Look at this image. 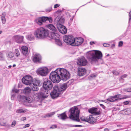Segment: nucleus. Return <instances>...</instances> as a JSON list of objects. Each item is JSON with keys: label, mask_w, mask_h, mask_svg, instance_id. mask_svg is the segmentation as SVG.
Here are the masks:
<instances>
[{"label": "nucleus", "mask_w": 131, "mask_h": 131, "mask_svg": "<svg viewBox=\"0 0 131 131\" xmlns=\"http://www.w3.org/2000/svg\"><path fill=\"white\" fill-rule=\"evenodd\" d=\"M93 51L94 52L90 51L86 54L87 58L92 62H96L98 60L101 59L102 57V54L101 51L95 50Z\"/></svg>", "instance_id": "f257e3e1"}, {"label": "nucleus", "mask_w": 131, "mask_h": 131, "mask_svg": "<svg viewBox=\"0 0 131 131\" xmlns=\"http://www.w3.org/2000/svg\"><path fill=\"white\" fill-rule=\"evenodd\" d=\"M67 87L66 83H64L60 86L56 85L53 87V91L51 92L50 95L51 97L54 99L59 96L63 93V91L65 90Z\"/></svg>", "instance_id": "f03ea898"}, {"label": "nucleus", "mask_w": 131, "mask_h": 131, "mask_svg": "<svg viewBox=\"0 0 131 131\" xmlns=\"http://www.w3.org/2000/svg\"><path fill=\"white\" fill-rule=\"evenodd\" d=\"M34 35L36 37L39 39H43L49 35V31L42 27L38 28L35 31Z\"/></svg>", "instance_id": "7ed1b4c3"}, {"label": "nucleus", "mask_w": 131, "mask_h": 131, "mask_svg": "<svg viewBox=\"0 0 131 131\" xmlns=\"http://www.w3.org/2000/svg\"><path fill=\"white\" fill-rule=\"evenodd\" d=\"M70 114L69 115V118L73 120L79 122V110L77 108L73 107L69 110Z\"/></svg>", "instance_id": "20e7f679"}, {"label": "nucleus", "mask_w": 131, "mask_h": 131, "mask_svg": "<svg viewBox=\"0 0 131 131\" xmlns=\"http://www.w3.org/2000/svg\"><path fill=\"white\" fill-rule=\"evenodd\" d=\"M58 74L60 75V80L66 81L69 79L70 77V75L69 72L67 70L63 68H58Z\"/></svg>", "instance_id": "39448f33"}, {"label": "nucleus", "mask_w": 131, "mask_h": 131, "mask_svg": "<svg viewBox=\"0 0 131 131\" xmlns=\"http://www.w3.org/2000/svg\"><path fill=\"white\" fill-rule=\"evenodd\" d=\"M58 68L54 71H52L50 75V79L54 83H58L60 81V75L58 74Z\"/></svg>", "instance_id": "423d86ee"}, {"label": "nucleus", "mask_w": 131, "mask_h": 131, "mask_svg": "<svg viewBox=\"0 0 131 131\" xmlns=\"http://www.w3.org/2000/svg\"><path fill=\"white\" fill-rule=\"evenodd\" d=\"M47 21H49L50 23H51L52 21V18L51 17H42L37 18L35 20V22L40 25H41L42 23H45Z\"/></svg>", "instance_id": "0eeeda50"}, {"label": "nucleus", "mask_w": 131, "mask_h": 131, "mask_svg": "<svg viewBox=\"0 0 131 131\" xmlns=\"http://www.w3.org/2000/svg\"><path fill=\"white\" fill-rule=\"evenodd\" d=\"M53 87L52 83L50 80L46 79L45 80L43 83L42 88L43 90L50 92L49 91L51 90Z\"/></svg>", "instance_id": "6e6552de"}, {"label": "nucleus", "mask_w": 131, "mask_h": 131, "mask_svg": "<svg viewBox=\"0 0 131 131\" xmlns=\"http://www.w3.org/2000/svg\"><path fill=\"white\" fill-rule=\"evenodd\" d=\"M63 41L68 45L73 46L75 41L74 37L71 35H66L63 38Z\"/></svg>", "instance_id": "1a4fd4ad"}, {"label": "nucleus", "mask_w": 131, "mask_h": 131, "mask_svg": "<svg viewBox=\"0 0 131 131\" xmlns=\"http://www.w3.org/2000/svg\"><path fill=\"white\" fill-rule=\"evenodd\" d=\"M49 72L48 68L45 67L39 68L36 71V73L38 75L42 76H46Z\"/></svg>", "instance_id": "9d476101"}, {"label": "nucleus", "mask_w": 131, "mask_h": 131, "mask_svg": "<svg viewBox=\"0 0 131 131\" xmlns=\"http://www.w3.org/2000/svg\"><path fill=\"white\" fill-rule=\"evenodd\" d=\"M23 83L27 85L31 86L33 82L32 79L30 76L26 75L24 77L22 80Z\"/></svg>", "instance_id": "9b49d317"}, {"label": "nucleus", "mask_w": 131, "mask_h": 131, "mask_svg": "<svg viewBox=\"0 0 131 131\" xmlns=\"http://www.w3.org/2000/svg\"><path fill=\"white\" fill-rule=\"evenodd\" d=\"M18 100L20 102L29 103H31L33 101L32 98L31 97L21 95L18 97Z\"/></svg>", "instance_id": "f8f14e48"}, {"label": "nucleus", "mask_w": 131, "mask_h": 131, "mask_svg": "<svg viewBox=\"0 0 131 131\" xmlns=\"http://www.w3.org/2000/svg\"><path fill=\"white\" fill-rule=\"evenodd\" d=\"M80 119L82 121L87 122L89 123H94L95 122L96 119L92 115H90L87 117L86 118L83 119L80 118Z\"/></svg>", "instance_id": "ddd939ff"}, {"label": "nucleus", "mask_w": 131, "mask_h": 131, "mask_svg": "<svg viewBox=\"0 0 131 131\" xmlns=\"http://www.w3.org/2000/svg\"><path fill=\"white\" fill-rule=\"evenodd\" d=\"M41 59V56L38 53H35L32 56V60L35 63H39L40 62Z\"/></svg>", "instance_id": "4468645a"}, {"label": "nucleus", "mask_w": 131, "mask_h": 131, "mask_svg": "<svg viewBox=\"0 0 131 131\" xmlns=\"http://www.w3.org/2000/svg\"><path fill=\"white\" fill-rule=\"evenodd\" d=\"M77 63L78 65L84 66L86 65L87 61L84 57H82L78 59Z\"/></svg>", "instance_id": "2eb2a0df"}, {"label": "nucleus", "mask_w": 131, "mask_h": 131, "mask_svg": "<svg viewBox=\"0 0 131 131\" xmlns=\"http://www.w3.org/2000/svg\"><path fill=\"white\" fill-rule=\"evenodd\" d=\"M13 39L17 43H20L23 41L24 37L20 35H16L13 37Z\"/></svg>", "instance_id": "dca6fc26"}, {"label": "nucleus", "mask_w": 131, "mask_h": 131, "mask_svg": "<svg viewBox=\"0 0 131 131\" xmlns=\"http://www.w3.org/2000/svg\"><path fill=\"white\" fill-rule=\"evenodd\" d=\"M64 19L63 18L57 17L55 19L54 23L57 26H59V25H62V24L64 23Z\"/></svg>", "instance_id": "f3484780"}, {"label": "nucleus", "mask_w": 131, "mask_h": 131, "mask_svg": "<svg viewBox=\"0 0 131 131\" xmlns=\"http://www.w3.org/2000/svg\"><path fill=\"white\" fill-rule=\"evenodd\" d=\"M84 40L83 38L81 37H79L75 38V41L74 42L73 46H77L81 45L83 42Z\"/></svg>", "instance_id": "a211bd4d"}, {"label": "nucleus", "mask_w": 131, "mask_h": 131, "mask_svg": "<svg viewBox=\"0 0 131 131\" xmlns=\"http://www.w3.org/2000/svg\"><path fill=\"white\" fill-rule=\"evenodd\" d=\"M59 31L63 34H65L67 32V29L66 27L63 25H59L57 26Z\"/></svg>", "instance_id": "6ab92c4d"}, {"label": "nucleus", "mask_w": 131, "mask_h": 131, "mask_svg": "<svg viewBox=\"0 0 131 131\" xmlns=\"http://www.w3.org/2000/svg\"><path fill=\"white\" fill-rule=\"evenodd\" d=\"M89 112L93 115H99L100 113V111H98L97 108H92L88 110Z\"/></svg>", "instance_id": "aec40b11"}, {"label": "nucleus", "mask_w": 131, "mask_h": 131, "mask_svg": "<svg viewBox=\"0 0 131 131\" xmlns=\"http://www.w3.org/2000/svg\"><path fill=\"white\" fill-rule=\"evenodd\" d=\"M50 92H48L47 91L45 92H41L39 93L38 94V97L39 98H45L48 97L47 94L49 93Z\"/></svg>", "instance_id": "412c9836"}, {"label": "nucleus", "mask_w": 131, "mask_h": 131, "mask_svg": "<svg viewBox=\"0 0 131 131\" xmlns=\"http://www.w3.org/2000/svg\"><path fill=\"white\" fill-rule=\"evenodd\" d=\"M21 52L23 55L26 56L29 53L28 48L26 46H23L21 48Z\"/></svg>", "instance_id": "4be33fe9"}, {"label": "nucleus", "mask_w": 131, "mask_h": 131, "mask_svg": "<svg viewBox=\"0 0 131 131\" xmlns=\"http://www.w3.org/2000/svg\"><path fill=\"white\" fill-rule=\"evenodd\" d=\"M86 70L84 68H80L78 69V74L79 76H82L86 74Z\"/></svg>", "instance_id": "5701e85b"}, {"label": "nucleus", "mask_w": 131, "mask_h": 131, "mask_svg": "<svg viewBox=\"0 0 131 131\" xmlns=\"http://www.w3.org/2000/svg\"><path fill=\"white\" fill-rule=\"evenodd\" d=\"M32 83L34 84V85H38V86H40L42 84L41 81L37 78H35L33 80Z\"/></svg>", "instance_id": "b1692460"}, {"label": "nucleus", "mask_w": 131, "mask_h": 131, "mask_svg": "<svg viewBox=\"0 0 131 131\" xmlns=\"http://www.w3.org/2000/svg\"><path fill=\"white\" fill-rule=\"evenodd\" d=\"M58 117L60 119L64 120L67 118V116L66 114V112L57 115Z\"/></svg>", "instance_id": "393cba45"}, {"label": "nucleus", "mask_w": 131, "mask_h": 131, "mask_svg": "<svg viewBox=\"0 0 131 131\" xmlns=\"http://www.w3.org/2000/svg\"><path fill=\"white\" fill-rule=\"evenodd\" d=\"M31 89L29 87L25 88L23 90V92L25 94H28L30 93Z\"/></svg>", "instance_id": "a878e982"}, {"label": "nucleus", "mask_w": 131, "mask_h": 131, "mask_svg": "<svg viewBox=\"0 0 131 131\" xmlns=\"http://www.w3.org/2000/svg\"><path fill=\"white\" fill-rule=\"evenodd\" d=\"M48 28L53 31H56L57 30L56 28L52 24H50L48 25Z\"/></svg>", "instance_id": "bb28decb"}, {"label": "nucleus", "mask_w": 131, "mask_h": 131, "mask_svg": "<svg viewBox=\"0 0 131 131\" xmlns=\"http://www.w3.org/2000/svg\"><path fill=\"white\" fill-rule=\"evenodd\" d=\"M32 90L33 91H37L39 89L38 87V85H34V84H32L31 86Z\"/></svg>", "instance_id": "cd10ccee"}, {"label": "nucleus", "mask_w": 131, "mask_h": 131, "mask_svg": "<svg viewBox=\"0 0 131 131\" xmlns=\"http://www.w3.org/2000/svg\"><path fill=\"white\" fill-rule=\"evenodd\" d=\"M27 39L29 40L32 41L34 40L35 37L32 34L27 35L26 36Z\"/></svg>", "instance_id": "c85d7f7f"}, {"label": "nucleus", "mask_w": 131, "mask_h": 131, "mask_svg": "<svg viewBox=\"0 0 131 131\" xmlns=\"http://www.w3.org/2000/svg\"><path fill=\"white\" fill-rule=\"evenodd\" d=\"M0 125L2 126H5L6 125V121L3 118L0 119Z\"/></svg>", "instance_id": "c756f323"}, {"label": "nucleus", "mask_w": 131, "mask_h": 131, "mask_svg": "<svg viewBox=\"0 0 131 131\" xmlns=\"http://www.w3.org/2000/svg\"><path fill=\"white\" fill-rule=\"evenodd\" d=\"M117 100V99H115L114 96H111L110 98L107 99L106 100L111 102H113Z\"/></svg>", "instance_id": "7c9ffc66"}, {"label": "nucleus", "mask_w": 131, "mask_h": 131, "mask_svg": "<svg viewBox=\"0 0 131 131\" xmlns=\"http://www.w3.org/2000/svg\"><path fill=\"white\" fill-rule=\"evenodd\" d=\"M55 114V112H53L49 113L47 114L45 117H52L53 115H54Z\"/></svg>", "instance_id": "2f4dec72"}, {"label": "nucleus", "mask_w": 131, "mask_h": 131, "mask_svg": "<svg viewBox=\"0 0 131 131\" xmlns=\"http://www.w3.org/2000/svg\"><path fill=\"white\" fill-rule=\"evenodd\" d=\"M15 55L16 57H18L20 56V53L19 50L18 49H15Z\"/></svg>", "instance_id": "473e14b6"}, {"label": "nucleus", "mask_w": 131, "mask_h": 131, "mask_svg": "<svg viewBox=\"0 0 131 131\" xmlns=\"http://www.w3.org/2000/svg\"><path fill=\"white\" fill-rule=\"evenodd\" d=\"M55 42L59 46H61L62 45L61 41L59 39H56Z\"/></svg>", "instance_id": "72a5a7b5"}, {"label": "nucleus", "mask_w": 131, "mask_h": 131, "mask_svg": "<svg viewBox=\"0 0 131 131\" xmlns=\"http://www.w3.org/2000/svg\"><path fill=\"white\" fill-rule=\"evenodd\" d=\"M5 60V58L3 54L0 52V60L4 61Z\"/></svg>", "instance_id": "f704fd0d"}, {"label": "nucleus", "mask_w": 131, "mask_h": 131, "mask_svg": "<svg viewBox=\"0 0 131 131\" xmlns=\"http://www.w3.org/2000/svg\"><path fill=\"white\" fill-rule=\"evenodd\" d=\"M124 113L126 115H128L131 113V111H130V109H127L124 111Z\"/></svg>", "instance_id": "c9c22d12"}, {"label": "nucleus", "mask_w": 131, "mask_h": 131, "mask_svg": "<svg viewBox=\"0 0 131 131\" xmlns=\"http://www.w3.org/2000/svg\"><path fill=\"white\" fill-rule=\"evenodd\" d=\"M55 32H51L49 35V34L48 36L49 37L51 38L54 39Z\"/></svg>", "instance_id": "e433bc0d"}, {"label": "nucleus", "mask_w": 131, "mask_h": 131, "mask_svg": "<svg viewBox=\"0 0 131 131\" xmlns=\"http://www.w3.org/2000/svg\"><path fill=\"white\" fill-rule=\"evenodd\" d=\"M59 36H60L58 34L55 33L54 35V39H55V41H56V39H59Z\"/></svg>", "instance_id": "4c0bfd02"}, {"label": "nucleus", "mask_w": 131, "mask_h": 131, "mask_svg": "<svg viewBox=\"0 0 131 131\" xmlns=\"http://www.w3.org/2000/svg\"><path fill=\"white\" fill-rule=\"evenodd\" d=\"M26 112V111L25 110H23V109H20L19 110H18L16 111L17 113H21L23 112Z\"/></svg>", "instance_id": "58836bf2"}, {"label": "nucleus", "mask_w": 131, "mask_h": 131, "mask_svg": "<svg viewBox=\"0 0 131 131\" xmlns=\"http://www.w3.org/2000/svg\"><path fill=\"white\" fill-rule=\"evenodd\" d=\"M2 23L3 24H5L6 23V19L5 16H2L1 18Z\"/></svg>", "instance_id": "ea45409f"}, {"label": "nucleus", "mask_w": 131, "mask_h": 131, "mask_svg": "<svg viewBox=\"0 0 131 131\" xmlns=\"http://www.w3.org/2000/svg\"><path fill=\"white\" fill-rule=\"evenodd\" d=\"M127 76V75L126 74H125L122 75L119 79L120 81L121 82L122 80L124 78H126Z\"/></svg>", "instance_id": "a19ab883"}, {"label": "nucleus", "mask_w": 131, "mask_h": 131, "mask_svg": "<svg viewBox=\"0 0 131 131\" xmlns=\"http://www.w3.org/2000/svg\"><path fill=\"white\" fill-rule=\"evenodd\" d=\"M57 125L55 124L52 125L50 127V128L51 129H53L57 128Z\"/></svg>", "instance_id": "79ce46f5"}, {"label": "nucleus", "mask_w": 131, "mask_h": 131, "mask_svg": "<svg viewBox=\"0 0 131 131\" xmlns=\"http://www.w3.org/2000/svg\"><path fill=\"white\" fill-rule=\"evenodd\" d=\"M112 72L113 74L115 75H118L119 73L117 72V71H116L115 70H113L112 71Z\"/></svg>", "instance_id": "37998d69"}, {"label": "nucleus", "mask_w": 131, "mask_h": 131, "mask_svg": "<svg viewBox=\"0 0 131 131\" xmlns=\"http://www.w3.org/2000/svg\"><path fill=\"white\" fill-rule=\"evenodd\" d=\"M19 91L18 90L15 89V88L13 89L12 90V92H15V93H18L19 92Z\"/></svg>", "instance_id": "c03bdc74"}, {"label": "nucleus", "mask_w": 131, "mask_h": 131, "mask_svg": "<svg viewBox=\"0 0 131 131\" xmlns=\"http://www.w3.org/2000/svg\"><path fill=\"white\" fill-rule=\"evenodd\" d=\"M123 44V41H121L119 42L118 43V46L119 47H121L122 46Z\"/></svg>", "instance_id": "a18cd8bd"}, {"label": "nucleus", "mask_w": 131, "mask_h": 131, "mask_svg": "<svg viewBox=\"0 0 131 131\" xmlns=\"http://www.w3.org/2000/svg\"><path fill=\"white\" fill-rule=\"evenodd\" d=\"M16 121H14L12 122L11 126L12 127L16 125Z\"/></svg>", "instance_id": "49530a36"}, {"label": "nucleus", "mask_w": 131, "mask_h": 131, "mask_svg": "<svg viewBox=\"0 0 131 131\" xmlns=\"http://www.w3.org/2000/svg\"><path fill=\"white\" fill-rule=\"evenodd\" d=\"M120 95V94H118L116 95L115 96H114V97H115V99H117V100H118V99H119V96Z\"/></svg>", "instance_id": "de8ad7c7"}, {"label": "nucleus", "mask_w": 131, "mask_h": 131, "mask_svg": "<svg viewBox=\"0 0 131 131\" xmlns=\"http://www.w3.org/2000/svg\"><path fill=\"white\" fill-rule=\"evenodd\" d=\"M52 9V8L51 7L49 8L46 9V12H50L51 10Z\"/></svg>", "instance_id": "09e8293b"}, {"label": "nucleus", "mask_w": 131, "mask_h": 131, "mask_svg": "<svg viewBox=\"0 0 131 131\" xmlns=\"http://www.w3.org/2000/svg\"><path fill=\"white\" fill-rule=\"evenodd\" d=\"M129 97L128 96H124V97H123L122 98H121L120 99H118L120 100L122 99H126L127 98H128Z\"/></svg>", "instance_id": "8fccbe9b"}, {"label": "nucleus", "mask_w": 131, "mask_h": 131, "mask_svg": "<svg viewBox=\"0 0 131 131\" xmlns=\"http://www.w3.org/2000/svg\"><path fill=\"white\" fill-rule=\"evenodd\" d=\"M126 91L129 92H131V88H129L126 89Z\"/></svg>", "instance_id": "3c124183"}, {"label": "nucleus", "mask_w": 131, "mask_h": 131, "mask_svg": "<svg viewBox=\"0 0 131 131\" xmlns=\"http://www.w3.org/2000/svg\"><path fill=\"white\" fill-rule=\"evenodd\" d=\"M60 6V5L59 4H57L55 5L54 6V8H57L59 6Z\"/></svg>", "instance_id": "603ef678"}, {"label": "nucleus", "mask_w": 131, "mask_h": 131, "mask_svg": "<svg viewBox=\"0 0 131 131\" xmlns=\"http://www.w3.org/2000/svg\"><path fill=\"white\" fill-rule=\"evenodd\" d=\"M73 81V80H71L69 81L68 82H67V83H69V85L70 84H71L72 82Z\"/></svg>", "instance_id": "864d4df0"}, {"label": "nucleus", "mask_w": 131, "mask_h": 131, "mask_svg": "<svg viewBox=\"0 0 131 131\" xmlns=\"http://www.w3.org/2000/svg\"><path fill=\"white\" fill-rule=\"evenodd\" d=\"M103 46L104 47H108L109 46V44L106 43H104L103 44Z\"/></svg>", "instance_id": "5fc2aeb1"}, {"label": "nucleus", "mask_w": 131, "mask_h": 131, "mask_svg": "<svg viewBox=\"0 0 131 131\" xmlns=\"http://www.w3.org/2000/svg\"><path fill=\"white\" fill-rule=\"evenodd\" d=\"M100 105L104 109H105L106 107L103 105L102 104H100Z\"/></svg>", "instance_id": "6e6d98bb"}, {"label": "nucleus", "mask_w": 131, "mask_h": 131, "mask_svg": "<svg viewBox=\"0 0 131 131\" xmlns=\"http://www.w3.org/2000/svg\"><path fill=\"white\" fill-rule=\"evenodd\" d=\"M29 124H27L25 125L24 127V128L28 127L29 126Z\"/></svg>", "instance_id": "4d7b16f0"}, {"label": "nucleus", "mask_w": 131, "mask_h": 131, "mask_svg": "<svg viewBox=\"0 0 131 131\" xmlns=\"http://www.w3.org/2000/svg\"><path fill=\"white\" fill-rule=\"evenodd\" d=\"M129 102L128 101H126L124 102V104L125 105H127L128 104Z\"/></svg>", "instance_id": "13d9d810"}, {"label": "nucleus", "mask_w": 131, "mask_h": 131, "mask_svg": "<svg viewBox=\"0 0 131 131\" xmlns=\"http://www.w3.org/2000/svg\"><path fill=\"white\" fill-rule=\"evenodd\" d=\"M26 119V118L25 117H23L22 118H21L20 120L21 121H23L25 120Z\"/></svg>", "instance_id": "bf43d9fd"}, {"label": "nucleus", "mask_w": 131, "mask_h": 131, "mask_svg": "<svg viewBox=\"0 0 131 131\" xmlns=\"http://www.w3.org/2000/svg\"><path fill=\"white\" fill-rule=\"evenodd\" d=\"M7 57L8 58H10L13 57V56H12L11 55H10V54H7Z\"/></svg>", "instance_id": "052dcab7"}, {"label": "nucleus", "mask_w": 131, "mask_h": 131, "mask_svg": "<svg viewBox=\"0 0 131 131\" xmlns=\"http://www.w3.org/2000/svg\"><path fill=\"white\" fill-rule=\"evenodd\" d=\"M95 43V42L94 41H91L90 42V44L91 45H92Z\"/></svg>", "instance_id": "680f3d73"}, {"label": "nucleus", "mask_w": 131, "mask_h": 131, "mask_svg": "<svg viewBox=\"0 0 131 131\" xmlns=\"http://www.w3.org/2000/svg\"><path fill=\"white\" fill-rule=\"evenodd\" d=\"M96 76L95 75L93 74H91L90 75L91 77L92 78L95 77H96Z\"/></svg>", "instance_id": "e2e57ef3"}, {"label": "nucleus", "mask_w": 131, "mask_h": 131, "mask_svg": "<svg viewBox=\"0 0 131 131\" xmlns=\"http://www.w3.org/2000/svg\"><path fill=\"white\" fill-rule=\"evenodd\" d=\"M109 130H110L108 128H105L104 129V131H108Z\"/></svg>", "instance_id": "0e129e2a"}, {"label": "nucleus", "mask_w": 131, "mask_h": 131, "mask_svg": "<svg viewBox=\"0 0 131 131\" xmlns=\"http://www.w3.org/2000/svg\"><path fill=\"white\" fill-rule=\"evenodd\" d=\"M75 127H82V126L80 125H75Z\"/></svg>", "instance_id": "69168bd1"}, {"label": "nucleus", "mask_w": 131, "mask_h": 131, "mask_svg": "<svg viewBox=\"0 0 131 131\" xmlns=\"http://www.w3.org/2000/svg\"><path fill=\"white\" fill-rule=\"evenodd\" d=\"M2 15H3L2 16H5V13H3L2 14Z\"/></svg>", "instance_id": "338daca9"}, {"label": "nucleus", "mask_w": 131, "mask_h": 131, "mask_svg": "<svg viewBox=\"0 0 131 131\" xmlns=\"http://www.w3.org/2000/svg\"><path fill=\"white\" fill-rule=\"evenodd\" d=\"M73 19V17H72V18H71L70 19V20L71 21Z\"/></svg>", "instance_id": "774afa93"}]
</instances>
